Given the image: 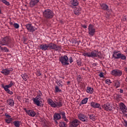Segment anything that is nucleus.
<instances>
[{"instance_id":"obj_40","label":"nucleus","mask_w":127,"mask_h":127,"mask_svg":"<svg viewBox=\"0 0 127 127\" xmlns=\"http://www.w3.org/2000/svg\"><path fill=\"white\" fill-rule=\"evenodd\" d=\"M105 83H106V84H107L108 85H110V84H112V81H111V79H107L105 80Z\"/></svg>"},{"instance_id":"obj_23","label":"nucleus","mask_w":127,"mask_h":127,"mask_svg":"<svg viewBox=\"0 0 127 127\" xmlns=\"http://www.w3.org/2000/svg\"><path fill=\"white\" fill-rule=\"evenodd\" d=\"M48 48L50 50H54L55 49V48L56 47V44L53 43H50V44H48Z\"/></svg>"},{"instance_id":"obj_9","label":"nucleus","mask_w":127,"mask_h":127,"mask_svg":"<svg viewBox=\"0 0 127 127\" xmlns=\"http://www.w3.org/2000/svg\"><path fill=\"white\" fill-rule=\"evenodd\" d=\"M111 74L112 75H113V76H122L123 72H122V71L119 69H113L111 71Z\"/></svg>"},{"instance_id":"obj_25","label":"nucleus","mask_w":127,"mask_h":127,"mask_svg":"<svg viewBox=\"0 0 127 127\" xmlns=\"http://www.w3.org/2000/svg\"><path fill=\"white\" fill-rule=\"evenodd\" d=\"M88 30L89 32H95V27L92 24H89L88 26Z\"/></svg>"},{"instance_id":"obj_1","label":"nucleus","mask_w":127,"mask_h":127,"mask_svg":"<svg viewBox=\"0 0 127 127\" xmlns=\"http://www.w3.org/2000/svg\"><path fill=\"white\" fill-rule=\"evenodd\" d=\"M59 61L61 62L63 66H68L69 65V62L70 64H72L73 62V59L71 57L68 58L66 55L61 56L59 58Z\"/></svg>"},{"instance_id":"obj_38","label":"nucleus","mask_w":127,"mask_h":127,"mask_svg":"<svg viewBox=\"0 0 127 127\" xmlns=\"http://www.w3.org/2000/svg\"><path fill=\"white\" fill-rule=\"evenodd\" d=\"M5 121L7 124H10L12 122V118L5 119Z\"/></svg>"},{"instance_id":"obj_11","label":"nucleus","mask_w":127,"mask_h":127,"mask_svg":"<svg viewBox=\"0 0 127 127\" xmlns=\"http://www.w3.org/2000/svg\"><path fill=\"white\" fill-rule=\"evenodd\" d=\"M119 108L122 112H123L124 114L127 113V108L126 105L124 104V103L121 102L119 103Z\"/></svg>"},{"instance_id":"obj_34","label":"nucleus","mask_w":127,"mask_h":127,"mask_svg":"<svg viewBox=\"0 0 127 127\" xmlns=\"http://www.w3.org/2000/svg\"><path fill=\"white\" fill-rule=\"evenodd\" d=\"M89 118L93 121V122H95L96 121V116L94 115H89Z\"/></svg>"},{"instance_id":"obj_5","label":"nucleus","mask_w":127,"mask_h":127,"mask_svg":"<svg viewBox=\"0 0 127 127\" xmlns=\"http://www.w3.org/2000/svg\"><path fill=\"white\" fill-rule=\"evenodd\" d=\"M43 16L45 18H47L49 19H50L51 18H53V16H54V13L52 10L47 9L44 10L43 12Z\"/></svg>"},{"instance_id":"obj_20","label":"nucleus","mask_w":127,"mask_h":127,"mask_svg":"<svg viewBox=\"0 0 127 127\" xmlns=\"http://www.w3.org/2000/svg\"><path fill=\"white\" fill-rule=\"evenodd\" d=\"M40 48L41 50H44V51H46L49 49L48 45L46 44H43L40 45Z\"/></svg>"},{"instance_id":"obj_14","label":"nucleus","mask_w":127,"mask_h":127,"mask_svg":"<svg viewBox=\"0 0 127 127\" xmlns=\"http://www.w3.org/2000/svg\"><path fill=\"white\" fill-rule=\"evenodd\" d=\"M78 117L79 120H80L82 122H88V118L86 117L85 115L83 114H78Z\"/></svg>"},{"instance_id":"obj_43","label":"nucleus","mask_w":127,"mask_h":127,"mask_svg":"<svg viewBox=\"0 0 127 127\" xmlns=\"http://www.w3.org/2000/svg\"><path fill=\"white\" fill-rule=\"evenodd\" d=\"M5 117H6V119H12L11 116H10L8 114L5 113Z\"/></svg>"},{"instance_id":"obj_44","label":"nucleus","mask_w":127,"mask_h":127,"mask_svg":"<svg viewBox=\"0 0 127 127\" xmlns=\"http://www.w3.org/2000/svg\"><path fill=\"white\" fill-rule=\"evenodd\" d=\"M77 80L78 81V82L79 83H80V82H81V81H82V78L80 76H78L77 77Z\"/></svg>"},{"instance_id":"obj_55","label":"nucleus","mask_w":127,"mask_h":127,"mask_svg":"<svg viewBox=\"0 0 127 127\" xmlns=\"http://www.w3.org/2000/svg\"><path fill=\"white\" fill-rule=\"evenodd\" d=\"M67 85H69V84H70V81H67Z\"/></svg>"},{"instance_id":"obj_16","label":"nucleus","mask_w":127,"mask_h":127,"mask_svg":"<svg viewBox=\"0 0 127 127\" xmlns=\"http://www.w3.org/2000/svg\"><path fill=\"white\" fill-rule=\"evenodd\" d=\"M10 71H12V70H9V69L7 68H4L1 70L0 73L3 74V75L7 76L8 75H9V74H10Z\"/></svg>"},{"instance_id":"obj_27","label":"nucleus","mask_w":127,"mask_h":127,"mask_svg":"<svg viewBox=\"0 0 127 127\" xmlns=\"http://www.w3.org/2000/svg\"><path fill=\"white\" fill-rule=\"evenodd\" d=\"M54 120H56V121L58 120H61V115L59 114L56 113L54 115Z\"/></svg>"},{"instance_id":"obj_7","label":"nucleus","mask_w":127,"mask_h":127,"mask_svg":"<svg viewBox=\"0 0 127 127\" xmlns=\"http://www.w3.org/2000/svg\"><path fill=\"white\" fill-rule=\"evenodd\" d=\"M41 96L38 95L35 98L33 99V101L35 105H37L38 107H40L41 105Z\"/></svg>"},{"instance_id":"obj_49","label":"nucleus","mask_w":127,"mask_h":127,"mask_svg":"<svg viewBox=\"0 0 127 127\" xmlns=\"http://www.w3.org/2000/svg\"><path fill=\"white\" fill-rule=\"evenodd\" d=\"M37 76H41V72H40V71H37Z\"/></svg>"},{"instance_id":"obj_19","label":"nucleus","mask_w":127,"mask_h":127,"mask_svg":"<svg viewBox=\"0 0 127 127\" xmlns=\"http://www.w3.org/2000/svg\"><path fill=\"white\" fill-rule=\"evenodd\" d=\"M7 105L10 107L14 106V101L12 98H9L6 100Z\"/></svg>"},{"instance_id":"obj_3","label":"nucleus","mask_w":127,"mask_h":127,"mask_svg":"<svg viewBox=\"0 0 127 127\" xmlns=\"http://www.w3.org/2000/svg\"><path fill=\"white\" fill-rule=\"evenodd\" d=\"M48 104L49 105H50V106H51V107H52V108H61V107H62V106H63V104H62V102L61 101H53V100H52V99H48Z\"/></svg>"},{"instance_id":"obj_22","label":"nucleus","mask_w":127,"mask_h":127,"mask_svg":"<svg viewBox=\"0 0 127 127\" xmlns=\"http://www.w3.org/2000/svg\"><path fill=\"white\" fill-rule=\"evenodd\" d=\"M102 9H103V10H107V11H109V6L107 5L106 3H103L101 5Z\"/></svg>"},{"instance_id":"obj_52","label":"nucleus","mask_w":127,"mask_h":127,"mask_svg":"<svg viewBox=\"0 0 127 127\" xmlns=\"http://www.w3.org/2000/svg\"><path fill=\"white\" fill-rule=\"evenodd\" d=\"M63 119L65 122H68V119L66 117H65L64 118H63Z\"/></svg>"},{"instance_id":"obj_31","label":"nucleus","mask_w":127,"mask_h":127,"mask_svg":"<svg viewBox=\"0 0 127 127\" xmlns=\"http://www.w3.org/2000/svg\"><path fill=\"white\" fill-rule=\"evenodd\" d=\"M0 51L2 52H8V49L6 47H2L0 46Z\"/></svg>"},{"instance_id":"obj_57","label":"nucleus","mask_w":127,"mask_h":127,"mask_svg":"<svg viewBox=\"0 0 127 127\" xmlns=\"http://www.w3.org/2000/svg\"><path fill=\"white\" fill-rule=\"evenodd\" d=\"M126 82H127V77L126 78Z\"/></svg>"},{"instance_id":"obj_21","label":"nucleus","mask_w":127,"mask_h":127,"mask_svg":"<svg viewBox=\"0 0 127 127\" xmlns=\"http://www.w3.org/2000/svg\"><path fill=\"white\" fill-rule=\"evenodd\" d=\"M74 13L76 15H79L81 13V7H77L74 9Z\"/></svg>"},{"instance_id":"obj_12","label":"nucleus","mask_w":127,"mask_h":127,"mask_svg":"<svg viewBox=\"0 0 127 127\" xmlns=\"http://www.w3.org/2000/svg\"><path fill=\"white\" fill-rule=\"evenodd\" d=\"M90 105L94 109H100V110H102V107H101V104L100 103L92 102L90 103Z\"/></svg>"},{"instance_id":"obj_41","label":"nucleus","mask_w":127,"mask_h":127,"mask_svg":"<svg viewBox=\"0 0 127 127\" xmlns=\"http://www.w3.org/2000/svg\"><path fill=\"white\" fill-rule=\"evenodd\" d=\"M66 125L64 122H61L60 123V127H66Z\"/></svg>"},{"instance_id":"obj_42","label":"nucleus","mask_w":127,"mask_h":127,"mask_svg":"<svg viewBox=\"0 0 127 127\" xmlns=\"http://www.w3.org/2000/svg\"><path fill=\"white\" fill-rule=\"evenodd\" d=\"M13 26L15 28H19V25L18 23H14L13 24Z\"/></svg>"},{"instance_id":"obj_29","label":"nucleus","mask_w":127,"mask_h":127,"mask_svg":"<svg viewBox=\"0 0 127 127\" xmlns=\"http://www.w3.org/2000/svg\"><path fill=\"white\" fill-rule=\"evenodd\" d=\"M94 89L93 88L90 87H87L86 89L87 93H88V94H93V91Z\"/></svg>"},{"instance_id":"obj_50","label":"nucleus","mask_w":127,"mask_h":127,"mask_svg":"<svg viewBox=\"0 0 127 127\" xmlns=\"http://www.w3.org/2000/svg\"><path fill=\"white\" fill-rule=\"evenodd\" d=\"M81 26L83 28H87V25H81Z\"/></svg>"},{"instance_id":"obj_26","label":"nucleus","mask_w":127,"mask_h":127,"mask_svg":"<svg viewBox=\"0 0 127 127\" xmlns=\"http://www.w3.org/2000/svg\"><path fill=\"white\" fill-rule=\"evenodd\" d=\"M89 100V98L87 97L84 98L83 99H82L80 102L81 105H85V104H87L88 103V100Z\"/></svg>"},{"instance_id":"obj_17","label":"nucleus","mask_w":127,"mask_h":127,"mask_svg":"<svg viewBox=\"0 0 127 127\" xmlns=\"http://www.w3.org/2000/svg\"><path fill=\"white\" fill-rule=\"evenodd\" d=\"M121 54V53L119 51H114L113 54V57H114L115 59H120Z\"/></svg>"},{"instance_id":"obj_24","label":"nucleus","mask_w":127,"mask_h":127,"mask_svg":"<svg viewBox=\"0 0 127 127\" xmlns=\"http://www.w3.org/2000/svg\"><path fill=\"white\" fill-rule=\"evenodd\" d=\"M70 3L71 5H73V6H77L79 5V1H78L77 0H71Z\"/></svg>"},{"instance_id":"obj_10","label":"nucleus","mask_w":127,"mask_h":127,"mask_svg":"<svg viewBox=\"0 0 127 127\" xmlns=\"http://www.w3.org/2000/svg\"><path fill=\"white\" fill-rule=\"evenodd\" d=\"M26 113L29 116V117H34L36 115L35 111L32 110H26V108H24Z\"/></svg>"},{"instance_id":"obj_53","label":"nucleus","mask_w":127,"mask_h":127,"mask_svg":"<svg viewBox=\"0 0 127 127\" xmlns=\"http://www.w3.org/2000/svg\"><path fill=\"white\" fill-rule=\"evenodd\" d=\"M120 93H124V90H123V89H120Z\"/></svg>"},{"instance_id":"obj_45","label":"nucleus","mask_w":127,"mask_h":127,"mask_svg":"<svg viewBox=\"0 0 127 127\" xmlns=\"http://www.w3.org/2000/svg\"><path fill=\"white\" fill-rule=\"evenodd\" d=\"M77 64L78 66H81V61L79 60L76 61Z\"/></svg>"},{"instance_id":"obj_8","label":"nucleus","mask_w":127,"mask_h":127,"mask_svg":"<svg viewBox=\"0 0 127 127\" xmlns=\"http://www.w3.org/2000/svg\"><path fill=\"white\" fill-rule=\"evenodd\" d=\"M102 108H103L104 110H105V111L110 112V111L113 110V104H112V103H108L102 105Z\"/></svg>"},{"instance_id":"obj_54","label":"nucleus","mask_w":127,"mask_h":127,"mask_svg":"<svg viewBox=\"0 0 127 127\" xmlns=\"http://www.w3.org/2000/svg\"><path fill=\"white\" fill-rule=\"evenodd\" d=\"M125 71L127 73V67L125 68Z\"/></svg>"},{"instance_id":"obj_13","label":"nucleus","mask_w":127,"mask_h":127,"mask_svg":"<svg viewBox=\"0 0 127 127\" xmlns=\"http://www.w3.org/2000/svg\"><path fill=\"white\" fill-rule=\"evenodd\" d=\"M29 31H35L37 28L32 26L31 24H27L25 26Z\"/></svg>"},{"instance_id":"obj_15","label":"nucleus","mask_w":127,"mask_h":127,"mask_svg":"<svg viewBox=\"0 0 127 127\" xmlns=\"http://www.w3.org/2000/svg\"><path fill=\"white\" fill-rule=\"evenodd\" d=\"M79 126V120L75 119L73 120L70 124V127H77Z\"/></svg>"},{"instance_id":"obj_33","label":"nucleus","mask_w":127,"mask_h":127,"mask_svg":"<svg viewBox=\"0 0 127 127\" xmlns=\"http://www.w3.org/2000/svg\"><path fill=\"white\" fill-rule=\"evenodd\" d=\"M119 59H121V60H126L127 59V57L126 55L120 54V56L119 57Z\"/></svg>"},{"instance_id":"obj_30","label":"nucleus","mask_w":127,"mask_h":127,"mask_svg":"<svg viewBox=\"0 0 127 127\" xmlns=\"http://www.w3.org/2000/svg\"><path fill=\"white\" fill-rule=\"evenodd\" d=\"M14 125L16 127H20L21 123L18 121H15L13 122Z\"/></svg>"},{"instance_id":"obj_51","label":"nucleus","mask_w":127,"mask_h":127,"mask_svg":"<svg viewBox=\"0 0 127 127\" xmlns=\"http://www.w3.org/2000/svg\"><path fill=\"white\" fill-rule=\"evenodd\" d=\"M89 35L93 36V35H94V32H89Z\"/></svg>"},{"instance_id":"obj_2","label":"nucleus","mask_w":127,"mask_h":127,"mask_svg":"<svg viewBox=\"0 0 127 127\" xmlns=\"http://www.w3.org/2000/svg\"><path fill=\"white\" fill-rule=\"evenodd\" d=\"M83 56L85 57H89V58H96V57H100L101 53L96 50H94L91 52L84 53Z\"/></svg>"},{"instance_id":"obj_59","label":"nucleus","mask_w":127,"mask_h":127,"mask_svg":"<svg viewBox=\"0 0 127 127\" xmlns=\"http://www.w3.org/2000/svg\"><path fill=\"white\" fill-rule=\"evenodd\" d=\"M84 0V1H86V0Z\"/></svg>"},{"instance_id":"obj_36","label":"nucleus","mask_w":127,"mask_h":127,"mask_svg":"<svg viewBox=\"0 0 127 127\" xmlns=\"http://www.w3.org/2000/svg\"><path fill=\"white\" fill-rule=\"evenodd\" d=\"M0 1L4 3L6 5H9V2L7 1L6 0H0Z\"/></svg>"},{"instance_id":"obj_56","label":"nucleus","mask_w":127,"mask_h":127,"mask_svg":"<svg viewBox=\"0 0 127 127\" xmlns=\"http://www.w3.org/2000/svg\"><path fill=\"white\" fill-rule=\"evenodd\" d=\"M10 24L11 25H12V24H13L12 22H10Z\"/></svg>"},{"instance_id":"obj_6","label":"nucleus","mask_w":127,"mask_h":127,"mask_svg":"<svg viewBox=\"0 0 127 127\" xmlns=\"http://www.w3.org/2000/svg\"><path fill=\"white\" fill-rule=\"evenodd\" d=\"M11 41L10 40V37H6L4 38H2L0 41V45L4 46V45H8L11 43Z\"/></svg>"},{"instance_id":"obj_35","label":"nucleus","mask_w":127,"mask_h":127,"mask_svg":"<svg viewBox=\"0 0 127 127\" xmlns=\"http://www.w3.org/2000/svg\"><path fill=\"white\" fill-rule=\"evenodd\" d=\"M55 88V91L56 93H60L62 92V90L59 89V87H58V86H56Z\"/></svg>"},{"instance_id":"obj_48","label":"nucleus","mask_w":127,"mask_h":127,"mask_svg":"<svg viewBox=\"0 0 127 127\" xmlns=\"http://www.w3.org/2000/svg\"><path fill=\"white\" fill-rule=\"evenodd\" d=\"M123 125L125 126V127H127V121L126 120H124L123 122Z\"/></svg>"},{"instance_id":"obj_39","label":"nucleus","mask_w":127,"mask_h":127,"mask_svg":"<svg viewBox=\"0 0 127 127\" xmlns=\"http://www.w3.org/2000/svg\"><path fill=\"white\" fill-rule=\"evenodd\" d=\"M54 50H56V51H60V50H61V47L57 46L56 45V47L55 48Z\"/></svg>"},{"instance_id":"obj_18","label":"nucleus","mask_w":127,"mask_h":127,"mask_svg":"<svg viewBox=\"0 0 127 127\" xmlns=\"http://www.w3.org/2000/svg\"><path fill=\"white\" fill-rule=\"evenodd\" d=\"M40 0H31L29 3L30 6L31 7H33L35 5H37L38 2H39Z\"/></svg>"},{"instance_id":"obj_46","label":"nucleus","mask_w":127,"mask_h":127,"mask_svg":"<svg viewBox=\"0 0 127 127\" xmlns=\"http://www.w3.org/2000/svg\"><path fill=\"white\" fill-rule=\"evenodd\" d=\"M99 77H100V78H104V73L103 72H100L99 73Z\"/></svg>"},{"instance_id":"obj_58","label":"nucleus","mask_w":127,"mask_h":127,"mask_svg":"<svg viewBox=\"0 0 127 127\" xmlns=\"http://www.w3.org/2000/svg\"><path fill=\"white\" fill-rule=\"evenodd\" d=\"M125 52H127V49H126Z\"/></svg>"},{"instance_id":"obj_4","label":"nucleus","mask_w":127,"mask_h":127,"mask_svg":"<svg viewBox=\"0 0 127 127\" xmlns=\"http://www.w3.org/2000/svg\"><path fill=\"white\" fill-rule=\"evenodd\" d=\"M13 85H14V82L11 80L9 84L6 85L5 86L2 84L1 85V87L2 88H3V89H4L5 92H6V93H7V94H9V95H13V92L9 90V88H11L13 86Z\"/></svg>"},{"instance_id":"obj_47","label":"nucleus","mask_w":127,"mask_h":127,"mask_svg":"<svg viewBox=\"0 0 127 127\" xmlns=\"http://www.w3.org/2000/svg\"><path fill=\"white\" fill-rule=\"evenodd\" d=\"M61 115H62V116L63 119H64V118H66V116H65V113H64V112H62V113H61Z\"/></svg>"},{"instance_id":"obj_28","label":"nucleus","mask_w":127,"mask_h":127,"mask_svg":"<svg viewBox=\"0 0 127 127\" xmlns=\"http://www.w3.org/2000/svg\"><path fill=\"white\" fill-rule=\"evenodd\" d=\"M113 82L115 84V87L116 88H120V86H121V83H120V81L118 80H114Z\"/></svg>"},{"instance_id":"obj_37","label":"nucleus","mask_w":127,"mask_h":127,"mask_svg":"<svg viewBox=\"0 0 127 127\" xmlns=\"http://www.w3.org/2000/svg\"><path fill=\"white\" fill-rule=\"evenodd\" d=\"M62 80H59L58 81H57V84L59 86V87H63V85L62 84Z\"/></svg>"},{"instance_id":"obj_32","label":"nucleus","mask_w":127,"mask_h":127,"mask_svg":"<svg viewBox=\"0 0 127 127\" xmlns=\"http://www.w3.org/2000/svg\"><path fill=\"white\" fill-rule=\"evenodd\" d=\"M21 77L22 79L26 82V81H27V78H28V75L25 73L21 74Z\"/></svg>"}]
</instances>
